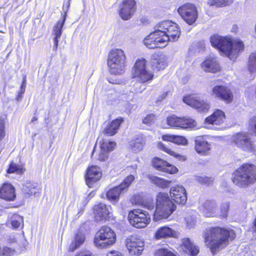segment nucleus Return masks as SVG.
I'll use <instances>...</instances> for the list:
<instances>
[{"label": "nucleus", "instance_id": "nucleus-13", "mask_svg": "<svg viewBox=\"0 0 256 256\" xmlns=\"http://www.w3.org/2000/svg\"><path fill=\"white\" fill-rule=\"evenodd\" d=\"M135 0H123L119 6L120 17L124 20L131 18L136 10Z\"/></svg>", "mask_w": 256, "mask_h": 256}, {"label": "nucleus", "instance_id": "nucleus-12", "mask_svg": "<svg viewBox=\"0 0 256 256\" xmlns=\"http://www.w3.org/2000/svg\"><path fill=\"white\" fill-rule=\"evenodd\" d=\"M99 150L96 152V148H94L92 152V156H94L95 154L98 156V159L100 162L106 160L108 156V154L112 151L115 148L116 144L112 141L105 138H102L99 142Z\"/></svg>", "mask_w": 256, "mask_h": 256}, {"label": "nucleus", "instance_id": "nucleus-40", "mask_svg": "<svg viewBox=\"0 0 256 256\" xmlns=\"http://www.w3.org/2000/svg\"><path fill=\"white\" fill-rule=\"evenodd\" d=\"M26 171L25 168L22 165H18L15 163L12 162L7 170L9 174L16 173L18 174H22Z\"/></svg>", "mask_w": 256, "mask_h": 256}, {"label": "nucleus", "instance_id": "nucleus-61", "mask_svg": "<svg viewBox=\"0 0 256 256\" xmlns=\"http://www.w3.org/2000/svg\"><path fill=\"white\" fill-rule=\"evenodd\" d=\"M254 226H255L256 230V220H255L254 222Z\"/></svg>", "mask_w": 256, "mask_h": 256}, {"label": "nucleus", "instance_id": "nucleus-24", "mask_svg": "<svg viewBox=\"0 0 256 256\" xmlns=\"http://www.w3.org/2000/svg\"><path fill=\"white\" fill-rule=\"evenodd\" d=\"M218 206L213 200L205 201L200 206V210L206 217H216Z\"/></svg>", "mask_w": 256, "mask_h": 256}, {"label": "nucleus", "instance_id": "nucleus-5", "mask_svg": "<svg viewBox=\"0 0 256 256\" xmlns=\"http://www.w3.org/2000/svg\"><path fill=\"white\" fill-rule=\"evenodd\" d=\"M233 182L240 187H246L256 182V167L250 164L242 165L234 173Z\"/></svg>", "mask_w": 256, "mask_h": 256}, {"label": "nucleus", "instance_id": "nucleus-45", "mask_svg": "<svg viewBox=\"0 0 256 256\" xmlns=\"http://www.w3.org/2000/svg\"><path fill=\"white\" fill-rule=\"evenodd\" d=\"M196 182L203 184H210L214 180L212 177H208L206 176H198L195 177Z\"/></svg>", "mask_w": 256, "mask_h": 256}, {"label": "nucleus", "instance_id": "nucleus-29", "mask_svg": "<svg viewBox=\"0 0 256 256\" xmlns=\"http://www.w3.org/2000/svg\"><path fill=\"white\" fill-rule=\"evenodd\" d=\"M66 18L64 17L62 20H58L56 24L54 26L53 28V33L54 35V48L56 50L57 49L58 46V43L59 40L61 37L62 34V28L64 24Z\"/></svg>", "mask_w": 256, "mask_h": 256}, {"label": "nucleus", "instance_id": "nucleus-42", "mask_svg": "<svg viewBox=\"0 0 256 256\" xmlns=\"http://www.w3.org/2000/svg\"><path fill=\"white\" fill-rule=\"evenodd\" d=\"M11 224L14 228H19L21 225L24 226V218L18 214L12 216L11 220Z\"/></svg>", "mask_w": 256, "mask_h": 256}, {"label": "nucleus", "instance_id": "nucleus-20", "mask_svg": "<svg viewBox=\"0 0 256 256\" xmlns=\"http://www.w3.org/2000/svg\"><path fill=\"white\" fill-rule=\"evenodd\" d=\"M102 176L100 168L96 166H91L87 170L86 174V183L90 188L94 186Z\"/></svg>", "mask_w": 256, "mask_h": 256}, {"label": "nucleus", "instance_id": "nucleus-41", "mask_svg": "<svg viewBox=\"0 0 256 256\" xmlns=\"http://www.w3.org/2000/svg\"><path fill=\"white\" fill-rule=\"evenodd\" d=\"M5 122L4 118L0 117V153L4 148V144L2 140L6 136Z\"/></svg>", "mask_w": 256, "mask_h": 256}, {"label": "nucleus", "instance_id": "nucleus-54", "mask_svg": "<svg viewBox=\"0 0 256 256\" xmlns=\"http://www.w3.org/2000/svg\"><path fill=\"white\" fill-rule=\"evenodd\" d=\"M107 256H122V254L119 252L112 250L108 253Z\"/></svg>", "mask_w": 256, "mask_h": 256}, {"label": "nucleus", "instance_id": "nucleus-2", "mask_svg": "<svg viewBox=\"0 0 256 256\" xmlns=\"http://www.w3.org/2000/svg\"><path fill=\"white\" fill-rule=\"evenodd\" d=\"M236 234L234 230L220 227L211 228L204 232V238L206 244L214 254L227 246L230 240L234 239Z\"/></svg>", "mask_w": 256, "mask_h": 256}, {"label": "nucleus", "instance_id": "nucleus-31", "mask_svg": "<svg viewBox=\"0 0 256 256\" xmlns=\"http://www.w3.org/2000/svg\"><path fill=\"white\" fill-rule=\"evenodd\" d=\"M122 189L123 188H120V186H118L110 190L106 193L108 200L112 202H118L120 194L124 192Z\"/></svg>", "mask_w": 256, "mask_h": 256}, {"label": "nucleus", "instance_id": "nucleus-52", "mask_svg": "<svg viewBox=\"0 0 256 256\" xmlns=\"http://www.w3.org/2000/svg\"><path fill=\"white\" fill-rule=\"evenodd\" d=\"M250 126L254 133L256 135V116L252 118L250 120Z\"/></svg>", "mask_w": 256, "mask_h": 256}, {"label": "nucleus", "instance_id": "nucleus-7", "mask_svg": "<svg viewBox=\"0 0 256 256\" xmlns=\"http://www.w3.org/2000/svg\"><path fill=\"white\" fill-rule=\"evenodd\" d=\"M147 62L145 59L138 60L132 70V76L140 81L136 84L139 86L140 82H146L152 80L154 77L152 72L148 70L146 67Z\"/></svg>", "mask_w": 256, "mask_h": 256}, {"label": "nucleus", "instance_id": "nucleus-46", "mask_svg": "<svg viewBox=\"0 0 256 256\" xmlns=\"http://www.w3.org/2000/svg\"><path fill=\"white\" fill-rule=\"evenodd\" d=\"M158 148L166 152L168 154L170 155L173 156L174 157L178 158L180 156L178 154H177L176 152L170 149L168 146H164L162 143V142H158Z\"/></svg>", "mask_w": 256, "mask_h": 256}, {"label": "nucleus", "instance_id": "nucleus-34", "mask_svg": "<svg viewBox=\"0 0 256 256\" xmlns=\"http://www.w3.org/2000/svg\"><path fill=\"white\" fill-rule=\"evenodd\" d=\"M162 138L164 141L172 142L177 144L186 145L187 144L186 139L182 136L164 135Z\"/></svg>", "mask_w": 256, "mask_h": 256}, {"label": "nucleus", "instance_id": "nucleus-35", "mask_svg": "<svg viewBox=\"0 0 256 256\" xmlns=\"http://www.w3.org/2000/svg\"><path fill=\"white\" fill-rule=\"evenodd\" d=\"M148 178L151 182L162 188H168L171 183L170 180H166L154 176L150 175Z\"/></svg>", "mask_w": 256, "mask_h": 256}, {"label": "nucleus", "instance_id": "nucleus-33", "mask_svg": "<svg viewBox=\"0 0 256 256\" xmlns=\"http://www.w3.org/2000/svg\"><path fill=\"white\" fill-rule=\"evenodd\" d=\"M247 68L252 76H256V51L252 52L249 56Z\"/></svg>", "mask_w": 256, "mask_h": 256}, {"label": "nucleus", "instance_id": "nucleus-53", "mask_svg": "<svg viewBox=\"0 0 256 256\" xmlns=\"http://www.w3.org/2000/svg\"><path fill=\"white\" fill-rule=\"evenodd\" d=\"M75 256H94L90 251H82L77 254Z\"/></svg>", "mask_w": 256, "mask_h": 256}, {"label": "nucleus", "instance_id": "nucleus-49", "mask_svg": "<svg viewBox=\"0 0 256 256\" xmlns=\"http://www.w3.org/2000/svg\"><path fill=\"white\" fill-rule=\"evenodd\" d=\"M15 252V249L12 248L4 246L2 248V256H10Z\"/></svg>", "mask_w": 256, "mask_h": 256}, {"label": "nucleus", "instance_id": "nucleus-10", "mask_svg": "<svg viewBox=\"0 0 256 256\" xmlns=\"http://www.w3.org/2000/svg\"><path fill=\"white\" fill-rule=\"evenodd\" d=\"M130 224L137 228H146L150 222L151 219L148 213L142 210L134 209L128 214Z\"/></svg>", "mask_w": 256, "mask_h": 256}, {"label": "nucleus", "instance_id": "nucleus-48", "mask_svg": "<svg viewBox=\"0 0 256 256\" xmlns=\"http://www.w3.org/2000/svg\"><path fill=\"white\" fill-rule=\"evenodd\" d=\"M186 222V227L188 228H194L196 224V218L194 217L191 216H188L185 218Z\"/></svg>", "mask_w": 256, "mask_h": 256}, {"label": "nucleus", "instance_id": "nucleus-11", "mask_svg": "<svg viewBox=\"0 0 256 256\" xmlns=\"http://www.w3.org/2000/svg\"><path fill=\"white\" fill-rule=\"evenodd\" d=\"M178 12L182 19L189 25L194 23L198 18L196 7L190 3H186L180 6L178 9Z\"/></svg>", "mask_w": 256, "mask_h": 256}, {"label": "nucleus", "instance_id": "nucleus-58", "mask_svg": "<svg viewBox=\"0 0 256 256\" xmlns=\"http://www.w3.org/2000/svg\"><path fill=\"white\" fill-rule=\"evenodd\" d=\"M144 89V88L143 90H138L136 88V90H134V92H142Z\"/></svg>", "mask_w": 256, "mask_h": 256}, {"label": "nucleus", "instance_id": "nucleus-27", "mask_svg": "<svg viewBox=\"0 0 256 256\" xmlns=\"http://www.w3.org/2000/svg\"><path fill=\"white\" fill-rule=\"evenodd\" d=\"M226 118L224 112L220 110H217L210 116L206 118L205 122L208 124L220 125L224 122Z\"/></svg>", "mask_w": 256, "mask_h": 256}, {"label": "nucleus", "instance_id": "nucleus-38", "mask_svg": "<svg viewBox=\"0 0 256 256\" xmlns=\"http://www.w3.org/2000/svg\"><path fill=\"white\" fill-rule=\"evenodd\" d=\"M229 208L230 204L228 202H222L220 206V209L217 208L216 217L226 218L228 216Z\"/></svg>", "mask_w": 256, "mask_h": 256}, {"label": "nucleus", "instance_id": "nucleus-4", "mask_svg": "<svg viewBox=\"0 0 256 256\" xmlns=\"http://www.w3.org/2000/svg\"><path fill=\"white\" fill-rule=\"evenodd\" d=\"M176 205L167 193L160 192L156 196L154 218L156 220L166 219L175 210Z\"/></svg>", "mask_w": 256, "mask_h": 256}, {"label": "nucleus", "instance_id": "nucleus-55", "mask_svg": "<svg viewBox=\"0 0 256 256\" xmlns=\"http://www.w3.org/2000/svg\"><path fill=\"white\" fill-rule=\"evenodd\" d=\"M26 87V78H24L23 80L22 84L20 88V90H22V92H25Z\"/></svg>", "mask_w": 256, "mask_h": 256}, {"label": "nucleus", "instance_id": "nucleus-62", "mask_svg": "<svg viewBox=\"0 0 256 256\" xmlns=\"http://www.w3.org/2000/svg\"><path fill=\"white\" fill-rule=\"evenodd\" d=\"M87 202H88V201L86 200L84 205L85 206L87 204Z\"/></svg>", "mask_w": 256, "mask_h": 256}, {"label": "nucleus", "instance_id": "nucleus-19", "mask_svg": "<svg viewBox=\"0 0 256 256\" xmlns=\"http://www.w3.org/2000/svg\"><path fill=\"white\" fill-rule=\"evenodd\" d=\"M212 95L229 103L232 100L233 95L230 90L222 86H216L212 88Z\"/></svg>", "mask_w": 256, "mask_h": 256}, {"label": "nucleus", "instance_id": "nucleus-39", "mask_svg": "<svg viewBox=\"0 0 256 256\" xmlns=\"http://www.w3.org/2000/svg\"><path fill=\"white\" fill-rule=\"evenodd\" d=\"M152 62L154 68L158 70L164 68L166 66V60L164 56L154 58Z\"/></svg>", "mask_w": 256, "mask_h": 256}, {"label": "nucleus", "instance_id": "nucleus-32", "mask_svg": "<svg viewBox=\"0 0 256 256\" xmlns=\"http://www.w3.org/2000/svg\"><path fill=\"white\" fill-rule=\"evenodd\" d=\"M85 237L84 234L80 232L75 236L74 240L72 242L69 246V250L74 252L79 248L84 242Z\"/></svg>", "mask_w": 256, "mask_h": 256}, {"label": "nucleus", "instance_id": "nucleus-28", "mask_svg": "<svg viewBox=\"0 0 256 256\" xmlns=\"http://www.w3.org/2000/svg\"><path fill=\"white\" fill-rule=\"evenodd\" d=\"M122 120L116 119L109 122L104 130L103 133L108 136L114 135L118 132Z\"/></svg>", "mask_w": 256, "mask_h": 256}, {"label": "nucleus", "instance_id": "nucleus-43", "mask_svg": "<svg viewBox=\"0 0 256 256\" xmlns=\"http://www.w3.org/2000/svg\"><path fill=\"white\" fill-rule=\"evenodd\" d=\"M233 0H208V4L210 6H223L232 4Z\"/></svg>", "mask_w": 256, "mask_h": 256}, {"label": "nucleus", "instance_id": "nucleus-56", "mask_svg": "<svg viewBox=\"0 0 256 256\" xmlns=\"http://www.w3.org/2000/svg\"><path fill=\"white\" fill-rule=\"evenodd\" d=\"M22 94L18 93V96L16 98L17 100H18V101L20 100L22 98Z\"/></svg>", "mask_w": 256, "mask_h": 256}, {"label": "nucleus", "instance_id": "nucleus-60", "mask_svg": "<svg viewBox=\"0 0 256 256\" xmlns=\"http://www.w3.org/2000/svg\"><path fill=\"white\" fill-rule=\"evenodd\" d=\"M24 92H22V90H20V91L19 93L21 94H24Z\"/></svg>", "mask_w": 256, "mask_h": 256}, {"label": "nucleus", "instance_id": "nucleus-15", "mask_svg": "<svg viewBox=\"0 0 256 256\" xmlns=\"http://www.w3.org/2000/svg\"><path fill=\"white\" fill-rule=\"evenodd\" d=\"M95 220L100 222L110 218L112 216V208L103 203L96 204L93 208Z\"/></svg>", "mask_w": 256, "mask_h": 256}, {"label": "nucleus", "instance_id": "nucleus-51", "mask_svg": "<svg viewBox=\"0 0 256 256\" xmlns=\"http://www.w3.org/2000/svg\"><path fill=\"white\" fill-rule=\"evenodd\" d=\"M144 206L149 210H152L154 208V204L152 200H149L145 202L144 204Z\"/></svg>", "mask_w": 256, "mask_h": 256}, {"label": "nucleus", "instance_id": "nucleus-57", "mask_svg": "<svg viewBox=\"0 0 256 256\" xmlns=\"http://www.w3.org/2000/svg\"><path fill=\"white\" fill-rule=\"evenodd\" d=\"M167 96V92H164L162 94V98L160 100H162V99L164 98Z\"/></svg>", "mask_w": 256, "mask_h": 256}, {"label": "nucleus", "instance_id": "nucleus-1", "mask_svg": "<svg viewBox=\"0 0 256 256\" xmlns=\"http://www.w3.org/2000/svg\"><path fill=\"white\" fill-rule=\"evenodd\" d=\"M180 34L178 25L170 20L162 21L155 26V30L144 40L145 46L150 49L164 48L169 41L174 42Z\"/></svg>", "mask_w": 256, "mask_h": 256}, {"label": "nucleus", "instance_id": "nucleus-25", "mask_svg": "<svg viewBox=\"0 0 256 256\" xmlns=\"http://www.w3.org/2000/svg\"><path fill=\"white\" fill-rule=\"evenodd\" d=\"M202 68L206 72L215 73L220 70V66L215 57L206 58L202 64Z\"/></svg>", "mask_w": 256, "mask_h": 256}, {"label": "nucleus", "instance_id": "nucleus-8", "mask_svg": "<svg viewBox=\"0 0 256 256\" xmlns=\"http://www.w3.org/2000/svg\"><path fill=\"white\" fill-rule=\"evenodd\" d=\"M232 144L243 151L252 152L256 150V145L250 135L246 132H237L231 138Z\"/></svg>", "mask_w": 256, "mask_h": 256}, {"label": "nucleus", "instance_id": "nucleus-37", "mask_svg": "<svg viewBox=\"0 0 256 256\" xmlns=\"http://www.w3.org/2000/svg\"><path fill=\"white\" fill-rule=\"evenodd\" d=\"M24 191L30 195H34L39 193L40 188L36 182H27L23 188Z\"/></svg>", "mask_w": 256, "mask_h": 256}, {"label": "nucleus", "instance_id": "nucleus-17", "mask_svg": "<svg viewBox=\"0 0 256 256\" xmlns=\"http://www.w3.org/2000/svg\"><path fill=\"white\" fill-rule=\"evenodd\" d=\"M183 101L188 105L198 109L199 111L204 112L208 110L210 104L199 97L194 96H188L183 98Z\"/></svg>", "mask_w": 256, "mask_h": 256}, {"label": "nucleus", "instance_id": "nucleus-36", "mask_svg": "<svg viewBox=\"0 0 256 256\" xmlns=\"http://www.w3.org/2000/svg\"><path fill=\"white\" fill-rule=\"evenodd\" d=\"M145 144V139L142 136H139L136 140L131 141L130 146L133 152H138L143 149Z\"/></svg>", "mask_w": 256, "mask_h": 256}, {"label": "nucleus", "instance_id": "nucleus-16", "mask_svg": "<svg viewBox=\"0 0 256 256\" xmlns=\"http://www.w3.org/2000/svg\"><path fill=\"white\" fill-rule=\"evenodd\" d=\"M167 123L170 126L182 128H192L196 125V122L192 119L181 118L174 115L168 117Z\"/></svg>", "mask_w": 256, "mask_h": 256}, {"label": "nucleus", "instance_id": "nucleus-26", "mask_svg": "<svg viewBox=\"0 0 256 256\" xmlns=\"http://www.w3.org/2000/svg\"><path fill=\"white\" fill-rule=\"evenodd\" d=\"M180 248L184 252L190 256H196L199 252L198 248L188 238L182 239Z\"/></svg>", "mask_w": 256, "mask_h": 256}, {"label": "nucleus", "instance_id": "nucleus-59", "mask_svg": "<svg viewBox=\"0 0 256 256\" xmlns=\"http://www.w3.org/2000/svg\"><path fill=\"white\" fill-rule=\"evenodd\" d=\"M38 120V118L36 116H34L31 120V122H34V121L35 120Z\"/></svg>", "mask_w": 256, "mask_h": 256}, {"label": "nucleus", "instance_id": "nucleus-44", "mask_svg": "<svg viewBox=\"0 0 256 256\" xmlns=\"http://www.w3.org/2000/svg\"><path fill=\"white\" fill-rule=\"evenodd\" d=\"M134 180V176L133 175H130L124 180L119 186H120V188H123L122 190L124 192L128 188L130 185Z\"/></svg>", "mask_w": 256, "mask_h": 256}, {"label": "nucleus", "instance_id": "nucleus-47", "mask_svg": "<svg viewBox=\"0 0 256 256\" xmlns=\"http://www.w3.org/2000/svg\"><path fill=\"white\" fill-rule=\"evenodd\" d=\"M154 256H176L172 252L167 249L161 248L158 250Z\"/></svg>", "mask_w": 256, "mask_h": 256}, {"label": "nucleus", "instance_id": "nucleus-50", "mask_svg": "<svg viewBox=\"0 0 256 256\" xmlns=\"http://www.w3.org/2000/svg\"><path fill=\"white\" fill-rule=\"evenodd\" d=\"M155 118V116L153 114H150L147 116L143 120V122L145 124H150Z\"/></svg>", "mask_w": 256, "mask_h": 256}, {"label": "nucleus", "instance_id": "nucleus-3", "mask_svg": "<svg viewBox=\"0 0 256 256\" xmlns=\"http://www.w3.org/2000/svg\"><path fill=\"white\" fill-rule=\"evenodd\" d=\"M212 46L218 49L231 60H234L244 48L242 41L228 36L214 34L210 38Z\"/></svg>", "mask_w": 256, "mask_h": 256}, {"label": "nucleus", "instance_id": "nucleus-21", "mask_svg": "<svg viewBox=\"0 0 256 256\" xmlns=\"http://www.w3.org/2000/svg\"><path fill=\"white\" fill-rule=\"evenodd\" d=\"M152 164L156 170L170 174H176L178 170L175 166L158 158H154Z\"/></svg>", "mask_w": 256, "mask_h": 256}, {"label": "nucleus", "instance_id": "nucleus-23", "mask_svg": "<svg viewBox=\"0 0 256 256\" xmlns=\"http://www.w3.org/2000/svg\"><path fill=\"white\" fill-rule=\"evenodd\" d=\"M16 198L15 189L11 184L6 183L0 188V198L6 201H14Z\"/></svg>", "mask_w": 256, "mask_h": 256}, {"label": "nucleus", "instance_id": "nucleus-30", "mask_svg": "<svg viewBox=\"0 0 256 256\" xmlns=\"http://www.w3.org/2000/svg\"><path fill=\"white\" fill-rule=\"evenodd\" d=\"M175 234V232L168 226H162L158 228L155 232L154 237L156 240L163 238L172 237Z\"/></svg>", "mask_w": 256, "mask_h": 256}, {"label": "nucleus", "instance_id": "nucleus-14", "mask_svg": "<svg viewBox=\"0 0 256 256\" xmlns=\"http://www.w3.org/2000/svg\"><path fill=\"white\" fill-rule=\"evenodd\" d=\"M126 244L130 254L133 256H140L144 250V242L135 236L127 238Z\"/></svg>", "mask_w": 256, "mask_h": 256}, {"label": "nucleus", "instance_id": "nucleus-6", "mask_svg": "<svg viewBox=\"0 0 256 256\" xmlns=\"http://www.w3.org/2000/svg\"><path fill=\"white\" fill-rule=\"evenodd\" d=\"M126 56L123 50L115 48L111 50L108 56V66L110 72L114 74H122L124 71Z\"/></svg>", "mask_w": 256, "mask_h": 256}, {"label": "nucleus", "instance_id": "nucleus-9", "mask_svg": "<svg viewBox=\"0 0 256 256\" xmlns=\"http://www.w3.org/2000/svg\"><path fill=\"white\" fill-rule=\"evenodd\" d=\"M116 242V234L108 226H102L98 232L94 242L97 247L107 248Z\"/></svg>", "mask_w": 256, "mask_h": 256}, {"label": "nucleus", "instance_id": "nucleus-18", "mask_svg": "<svg viewBox=\"0 0 256 256\" xmlns=\"http://www.w3.org/2000/svg\"><path fill=\"white\" fill-rule=\"evenodd\" d=\"M171 198L177 204L184 205L186 202L187 196L185 188L182 186L176 185L170 189Z\"/></svg>", "mask_w": 256, "mask_h": 256}, {"label": "nucleus", "instance_id": "nucleus-22", "mask_svg": "<svg viewBox=\"0 0 256 256\" xmlns=\"http://www.w3.org/2000/svg\"><path fill=\"white\" fill-rule=\"evenodd\" d=\"M195 150L198 154L206 156L211 149L210 144L206 141L204 136H197L194 140Z\"/></svg>", "mask_w": 256, "mask_h": 256}]
</instances>
